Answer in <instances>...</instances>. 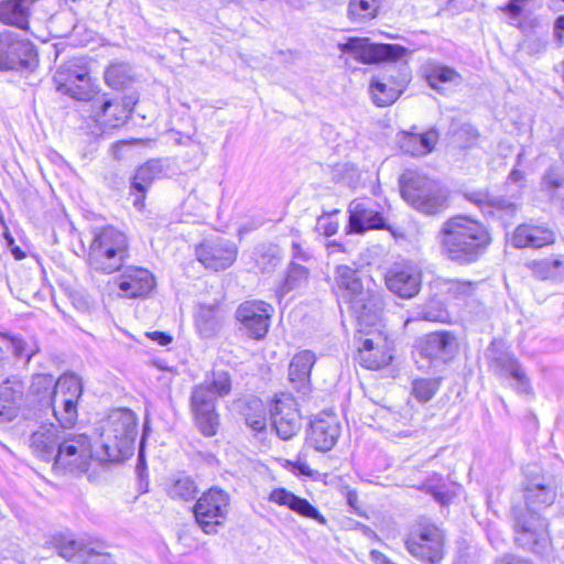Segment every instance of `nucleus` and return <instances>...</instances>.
Masks as SVG:
<instances>
[{
	"instance_id": "1",
	"label": "nucleus",
	"mask_w": 564,
	"mask_h": 564,
	"mask_svg": "<svg viewBox=\"0 0 564 564\" xmlns=\"http://www.w3.org/2000/svg\"><path fill=\"white\" fill-rule=\"evenodd\" d=\"M335 290L360 326H372L380 321L382 294L370 279L364 281L358 270L346 264L338 265L335 271Z\"/></svg>"
},
{
	"instance_id": "2",
	"label": "nucleus",
	"mask_w": 564,
	"mask_h": 564,
	"mask_svg": "<svg viewBox=\"0 0 564 564\" xmlns=\"http://www.w3.org/2000/svg\"><path fill=\"white\" fill-rule=\"evenodd\" d=\"M491 242L487 228L478 220L458 215L442 227V247L447 257L462 263L476 261Z\"/></svg>"
},
{
	"instance_id": "3",
	"label": "nucleus",
	"mask_w": 564,
	"mask_h": 564,
	"mask_svg": "<svg viewBox=\"0 0 564 564\" xmlns=\"http://www.w3.org/2000/svg\"><path fill=\"white\" fill-rule=\"evenodd\" d=\"M100 449L96 458L100 463L120 462L134 452L138 435V416L127 408H119L99 423Z\"/></svg>"
},
{
	"instance_id": "4",
	"label": "nucleus",
	"mask_w": 564,
	"mask_h": 564,
	"mask_svg": "<svg viewBox=\"0 0 564 564\" xmlns=\"http://www.w3.org/2000/svg\"><path fill=\"white\" fill-rule=\"evenodd\" d=\"M231 381L228 372L214 371L213 381H205L193 388L191 410L199 432L207 437L214 436L219 427V414L216 411L217 398L229 394Z\"/></svg>"
},
{
	"instance_id": "5",
	"label": "nucleus",
	"mask_w": 564,
	"mask_h": 564,
	"mask_svg": "<svg viewBox=\"0 0 564 564\" xmlns=\"http://www.w3.org/2000/svg\"><path fill=\"white\" fill-rule=\"evenodd\" d=\"M37 387L51 390L48 395L55 419L62 427H72L77 420V403L83 394L80 378L75 373H66L53 384L52 376H37L32 388L39 392Z\"/></svg>"
},
{
	"instance_id": "6",
	"label": "nucleus",
	"mask_w": 564,
	"mask_h": 564,
	"mask_svg": "<svg viewBox=\"0 0 564 564\" xmlns=\"http://www.w3.org/2000/svg\"><path fill=\"white\" fill-rule=\"evenodd\" d=\"M128 239L123 232L112 226L96 228L88 249L89 267L101 273L110 274L120 270L128 258Z\"/></svg>"
},
{
	"instance_id": "7",
	"label": "nucleus",
	"mask_w": 564,
	"mask_h": 564,
	"mask_svg": "<svg viewBox=\"0 0 564 564\" xmlns=\"http://www.w3.org/2000/svg\"><path fill=\"white\" fill-rule=\"evenodd\" d=\"M400 191L402 198L420 213L435 215L447 208L446 191L417 172L406 171L401 175Z\"/></svg>"
},
{
	"instance_id": "8",
	"label": "nucleus",
	"mask_w": 564,
	"mask_h": 564,
	"mask_svg": "<svg viewBox=\"0 0 564 564\" xmlns=\"http://www.w3.org/2000/svg\"><path fill=\"white\" fill-rule=\"evenodd\" d=\"M511 512L516 544L533 553L543 554L550 546L546 519L540 513L525 511L520 505H514Z\"/></svg>"
},
{
	"instance_id": "9",
	"label": "nucleus",
	"mask_w": 564,
	"mask_h": 564,
	"mask_svg": "<svg viewBox=\"0 0 564 564\" xmlns=\"http://www.w3.org/2000/svg\"><path fill=\"white\" fill-rule=\"evenodd\" d=\"M93 457L90 443L85 434L65 431L64 437L54 455L53 468L61 471L83 474L88 469Z\"/></svg>"
},
{
	"instance_id": "10",
	"label": "nucleus",
	"mask_w": 564,
	"mask_h": 564,
	"mask_svg": "<svg viewBox=\"0 0 564 564\" xmlns=\"http://www.w3.org/2000/svg\"><path fill=\"white\" fill-rule=\"evenodd\" d=\"M524 506L528 512L540 513L553 505L556 498V487L553 477L545 475L538 466L524 469L522 484Z\"/></svg>"
},
{
	"instance_id": "11",
	"label": "nucleus",
	"mask_w": 564,
	"mask_h": 564,
	"mask_svg": "<svg viewBox=\"0 0 564 564\" xmlns=\"http://www.w3.org/2000/svg\"><path fill=\"white\" fill-rule=\"evenodd\" d=\"M230 506V496L219 487H212L196 501L193 511L196 522L206 534L217 533L224 523Z\"/></svg>"
},
{
	"instance_id": "12",
	"label": "nucleus",
	"mask_w": 564,
	"mask_h": 564,
	"mask_svg": "<svg viewBox=\"0 0 564 564\" xmlns=\"http://www.w3.org/2000/svg\"><path fill=\"white\" fill-rule=\"evenodd\" d=\"M54 82L59 93L77 100L89 101L95 93L88 68L80 58L61 65L54 74Z\"/></svg>"
},
{
	"instance_id": "13",
	"label": "nucleus",
	"mask_w": 564,
	"mask_h": 564,
	"mask_svg": "<svg viewBox=\"0 0 564 564\" xmlns=\"http://www.w3.org/2000/svg\"><path fill=\"white\" fill-rule=\"evenodd\" d=\"M408 552L415 558L440 564L444 558V534L436 525H424L413 531L405 540Z\"/></svg>"
},
{
	"instance_id": "14",
	"label": "nucleus",
	"mask_w": 564,
	"mask_h": 564,
	"mask_svg": "<svg viewBox=\"0 0 564 564\" xmlns=\"http://www.w3.org/2000/svg\"><path fill=\"white\" fill-rule=\"evenodd\" d=\"M338 47L364 64L397 61L406 53V48L399 44H375L368 37H349Z\"/></svg>"
},
{
	"instance_id": "15",
	"label": "nucleus",
	"mask_w": 564,
	"mask_h": 564,
	"mask_svg": "<svg viewBox=\"0 0 564 564\" xmlns=\"http://www.w3.org/2000/svg\"><path fill=\"white\" fill-rule=\"evenodd\" d=\"M273 313L274 308L271 304L250 300L238 306L236 317L249 337L262 339L268 334Z\"/></svg>"
},
{
	"instance_id": "16",
	"label": "nucleus",
	"mask_w": 564,
	"mask_h": 564,
	"mask_svg": "<svg viewBox=\"0 0 564 564\" xmlns=\"http://www.w3.org/2000/svg\"><path fill=\"white\" fill-rule=\"evenodd\" d=\"M386 285L395 295L402 299L415 296L422 283V271L413 262L395 263L386 274Z\"/></svg>"
},
{
	"instance_id": "17",
	"label": "nucleus",
	"mask_w": 564,
	"mask_h": 564,
	"mask_svg": "<svg viewBox=\"0 0 564 564\" xmlns=\"http://www.w3.org/2000/svg\"><path fill=\"white\" fill-rule=\"evenodd\" d=\"M35 51L32 43L20 40L12 33L0 34V69L11 70L32 65Z\"/></svg>"
},
{
	"instance_id": "18",
	"label": "nucleus",
	"mask_w": 564,
	"mask_h": 564,
	"mask_svg": "<svg viewBox=\"0 0 564 564\" xmlns=\"http://www.w3.org/2000/svg\"><path fill=\"white\" fill-rule=\"evenodd\" d=\"M272 426L278 436L291 440L301 430L302 422L294 399L284 397L276 399L270 409Z\"/></svg>"
},
{
	"instance_id": "19",
	"label": "nucleus",
	"mask_w": 564,
	"mask_h": 564,
	"mask_svg": "<svg viewBox=\"0 0 564 564\" xmlns=\"http://www.w3.org/2000/svg\"><path fill=\"white\" fill-rule=\"evenodd\" d=\"M490 366L497 376L511 378L513 380L511 387L517 394L525 398L527 400L533 399L534 390L531 381L523 367L517 359L512 358L511 355L495 356Z\"/></svg>"
},
{
	"instance_id": "20",
	"label": "nucleus",
	"mask_w": 564,
	"mask_h": 564,
	"mask_svg": "<svg viewBox=\"0 0 564 564\" xmlns=\"http://www.w3.org/2000/svg\"><path fill=\"white\" fill-rule=\"evenodd\" d=\"M340 435V423L335 414L322 413L311 422L307 443L319 452L330 451Z\"/></svg>"
},
{
	"instance_id": "21",
	"label": "nucleus",
	"mask_w": 564,
	"mask_h": 564,
	"mask_svg": "<svg viewBox=\"0 0 564 564\" xmlns=\"http://www.w3.org/2000/svg\"><path fill=\"white\" fill-rule=\"evenodd\" d=\"M237 256L236 247L228 240L205 241L196 249V257L207 269L220 271L229 268Z\"/></svg>"
},
{
	"instance_id": "22",
	"label": "nucleus",
	"mask_w": 564,
	"mask_h": 564,
	"mask_svg": "<svg viewBox=\"0 0 564 564\" xmlns=\"http://www.w3.org/2000/svg\"><path fill=\"white\" fill-rule=\"evenodd\" d=\"M89 101L91 102L94 120L105 128L121 126L132 111L128 104L108 99L105 94L93 96Z\"/></svg>"
},
{
	"instance_id": "23",
	"label": "nucleus",
	"mask_w": 564,
	"mask_h": 564,
	"mask_svg": "<svg viewBox=\"0 0 564 564\" xmlns=\"http://www.w3.org/2000/svg\"><path fill=\"white\" fill-rule=\"evenodd\" d=\"M349 232H364L386 228L382 213L373 207L369 199L354 200L349 204Z\"/></svg>"
},
{
	"instance_id": "24",
	"label": "nucleus",
	"mask_w": 564,
	"mask_h": 564,
	"mask_svg": "<svg viewBox=\"0 0 564 564\" xmlns=\"http://www.w3.org/2000/svg\"><path fill=\"white\" fill-rule=\"evenodd\" d=\"M167 167L166 159H152L138 167L131 184V188L140 194L133 202L135 207H143L145 192L154 181L167 176Z\"/></svg>"
},
{
	"instance_id": "25",
	"label": "nucleus",
	"mask_w": 564,
	"mask_h": 564,
	"mask_svg": "<svg viewBox=\"0 0 564 564\" xmlns=\"http://www.w3.org/2000/svg\"><path fill=\"white\" fill-rule=\"evenodd\" d=\"M66 429L53 423L41 425L30 437L33 453L42 460L52 462Z\"/></svg>"
},
{
	"instance_id": "26",
	"label": "nucleus",
	"mask_w": 564,
	"mask_h": 564,
	"mask_svg": "<svg viewBox=\"0 0 564 564\" xmlns=\"http://www.w3.org/2000/svg\"><path fill=\"white\" fill-rule=\"evenodd\" d=\"M408 83L405 75L402 76H377L372 77L369 84L371 100L378 107L392 105L403 93Z\"/></svg>"
},
{
	"instance_id": "27",
	"label": "nucleus",
	"mask_w": 564,
	"mask_h": 564,
	"mask_svg": "<svg viewBox=\"0 0 564 564\" xmlns=\"http://www.w3.org/2000/svg\"><path fill=\"white\" fill-rule=\"evenodd\" d=\"M55 549L59 556L66 560L78 557L82 564H115L109 554L95 552L94 549H86L82 542L73 538H57Z\"/></svg>"
},
{
	"instance_id": "28",
	"label": "nucleus",
	"mask_w": 564,
	"mask_h": 564,
	"mask_svg": "<svg viewBox=\"0 0 564 564\" xmlns=\"http://www.w3.org/2000/svg\"><path fill=\"white\" fill-rule=\"evenodd\" d=\"M153 274L143 268H129L119 281L120 295L124 297H139L149 294L154 288Z\"/></svg>"
},
{
	"instance_id": "29",
	"label": "nucleus",
	"mask_w": 564,
	"mask_h": 564,
	"mask_svg": "<svg viewBox=\"0 0 564 564\" xmlns=\"http://www.w3.org/2000/svg\"><path fill=\"white\" fill-rule=\"evenodd\" d=\"M555 234L552 229L534 224L519 225L512 236L516 248H542L554 243Z\"/></svg>"
},
{
	"instance_id": "30",
	"label": "nucleus",
	"mask_w": 564,
	"mask_h": 564,
	"mask_svg": "<svg viewBox=\"0 0 564 564\" xmlns=\"http://www.w3.org/2000/svg\"><path fill=\"white\" fill-rule=\"evenodd\" d=\"M269 500L280 506H286L289 509L302 517L314 519L322 524L326 523V519L313 505H311L306 499L301 498L284 488L274 489L270 494Z\"/></svg>"
},
{
	"instance_id": "31",
	"label": "nucleus",
	"mask_w": 564,
	"mask_h": 564,
	"mask_svg": "<svg viewBox=\"0 0 564 564\" xmlns=\"http://www.w3.org/2000/svg\"><path fill=\"white\" fill-rule=\"evenodd\" d=\"M470 200L478 205L482 213L501 219L512 217L518 210L517 204L505 196L475 193Z\"/></svg>"
},
{
	"instance_id": "32",
	"label": "nucleus",
	"mask_w": 564,
	"mask_h": 564,
	"mask_svg": "<svg viewBox=\"0 0 564 564\" xmlns=\"http://www.w3.org/2000/svg\"><path fill=\"white\" fill-rule=\"evenodd\" d=\"M33 0H6L0 2V20L3 23L26 29Z\"/></svg>"
},
{
	"instance_id": "33",
	"label": "nucleus",
	"mask_w": 564,
	"mask_h": 564,
	"mask_svg": "<svg viewBox=\"0 0 564 564\" xmlns=\"http://www.w3.org/2000/svg\"><path fill=\"white\" fill-rule=\"evenodd\" d=\"M438 140L436 130L431 129L424 133H406L401 140V149L414 156L431 153Z\"/></svg>"
},
{
	"instance_id": "34",
	"label": "nucleus",
	"mask_w": 564,
	"mask_h": 564,
	"mask_svg": "<svg viewBox=\"0 0 564 564\" xmlns=\"http://www.w3.org/2000/svg\"><path fill=\"white\" fill-rule=\"evenodd\" d=\"M531 273L540 280H555L564 276V256L531 260L525 263Z\"/></svg>"
},
{
	"instance_id": "35",
	"label": "nucleus",
	"mask_w": 564,
	"mask_h": 564,
	"mask_svg": "<svg viewBox=\"0 0 564 564\" xmlns=\"http://www.w3.org/2000/svg\"><path fill=\"white\" fill-rule=\"evenodd\" d=\"M422 70L430 86L436 90H441V84L458 85L462 82L460 75L454 68L437 62H426Z\"/></svg>"
},
{
	"instance_id": "36",
	"label": "nucleus",
	"mask_w": 564,
	"mask_h": 564,
	"mask_svg": "<svg viewBox=\"0 0 564 564\" xmlns=\"http://www.w3.org/2000/svg\"><path fill=\"white\" fill-rule=\"evenodd\" d=\"M421 343L425 352H452L462 349L459 339L448 330L430 333Z\"/></svg>"
},
{
	"instance_id": "37",
	"label": "nucleus",
	"mask_w": 564,
	"mask_h": 564,
	"mask_svg": "<svg viewBox=\"0 0 564 564\" xmlns=\"http://www.w3.org/2000/svg\"><path fill=\"white\" fill-rule=\"evenodd\" d=\"M356 344L358 345V352L378 350L386 352L393 349V341L379 330H359L355 336Z\"/></svg>"
},
{
	"instance_id": "38",
	"label": "nucleus",
	"mask_w": 564,
	"mask_h": 564,
	"mask_svg": "<svg viewBox=\"0 0 564 564\" xmlns=\"http://www.w3.org/2000/svg\"><path fill=\"white\" fill-rule=\"evenodd\" d=\"M382 0H349L347 15L351 21L365 22L375 19Z\"/></svg>"
},
{
	"instance_id": "39",
	"label": "nucleus",
	"mask_w": 564,
	"mask_h": 564,
	"mask_svg": "<svg viewBox=\"0 0 564 564\" xmlns=\"http://www.w3.org/2000/svg\"><path fill=\"white\" fill-rule=\"evenodd\" d=\"M308 279V271L305 267L291 263L283 282L276 291L278 296L281 299L289 292L303 286Z\"/></svg>"
},
{
	"instance_id": "40",
	"label": "nucleus",
	"mask_w": 564,
	"mask_h": 564,
	"mask_svg": "<svg viewBox=\"0 0 564 564\" xmlns=\"http://www.w3.org/2000/svg\"><path fill=\"white\" fill-rule=\"evenodd\" d=\"M442 292L453 301L465 302L474 295L475 284L462 280H444L441 282Z\"/></svg>"
},
{
	"instance_id": "41",
	"label": "nucleus",
	"mask_w": 564,
	"mask_h": 564,
	"mask_svg": "<svg viewBox=\"0 0 564 564\" xmlns=\"http://www.w3.org/2000/svg\"><path fill=\"white\" fill-rule=\"evenodd\" d=\"M314 361V355H294L289 367L290 380L304 384L310 377Z\"/></svg>"
},
{
	"instance_id": "42",
	"label": "nucleus",
	"mask_w": 564,
	"mask_h": 564,
	"mask_svg": "<svg viewBox=\"0 0 564 564\" xmlns=\"http://www.w3.org/2000/svg\"><path fill=\"white\" fill-rule=\"evenodd\" d=\"M133 79L131 68L126 63H112L105 73L107 85L115 89H122Z\"/></svg>"
},
{
	"instance_id": "43",
	"label": "nucleus",
	"mask_w": 564,
	"mask_h": 564,
	"mask_svg": "<svg viewBox=\"0 0 564 564\" xmlns=\"http://www.w3.org/2000/svg\"><path fill=\"white\" fill-rule=\"evenodd\" d=\"M282 251L275 245L263 246L258 252L256 262L262 272L274 270L281 262Z\"/></svg>"
},
{
	"instance_id": "44",
	"label": "nucleus",
	"mask_w": 564,
	"mask_h": 564,
	"mask_svg": "<svg viewBox=\"0 0 564 564\" xmlns=\"http://www.w3.org/2000/svg\"><path fill=\"white\" fill-rule=\"evenodd\" d=\"M167 492L172 499L191 500L196 497L197 486L194 479L183 476L173 481Z\"/></svg>"
},
{
	"instance_id": "45",
	"label": "nucleus",
	"mask_w": 564,
	"mask_h": 564,
	"mask_svg": "<svg viewBox=\"0 0 564 564\" xmlns=\"http://www.w3.org/2000/svg\"><path fill=\"white\" fill-rule=\"evenodd\" d=\"M248 409L253 410V413L245 410L243 416L246 424L256 432H261L267 426L264 408L262 402L259 399H251L248 401Z\"/></svg>"
},
{
	"instance_id": "46",
	"label": "nucleus",
	"mask_w": 564,
	"mask_h": 564,
	"mask_svg": "<svg viewBox=\"0 0 564 564\" xmlns=\"http://www.w3.org/2000/svg\"><path fill=\"white\" fill-rule=\"evenodd\" d=\"M441 379H416L412 382V393L420 402L430 401L438 391Z\"/></svg>"
},
{
	"instance_id": "47",
	"label": "nucleus",
	"mask_w": 564,
	"mask_h": 564,
	"mask_svg": "<svg viewBox=\"0 0 564 564\" xmlns=\"http://www.w3.org/2000/svg\"><path fill=\"white\" fill-rule=\"evenodd\" d=\"M196 326L203 337L214 336L220 328V319L212 310L202 311L196 317Z\"/></svg>"
},
{
	"instance_id": "48",
	"label": "nucleus",
	"mask_w": 564,
	"mask_h": 564,
	"mask_svg": "<svg viewBox=\"0 0 564 564\" xmlns=\"http://www.w3.org/2000/svg\"><path fill=\"white\" fill-rule=\"evenodd\" d=\"M354 361L365 369L381 370L390 366L392 355H354Z\"/></svg>"
},
{
	"instance_id": "49",
	"label": "nucleus",
	"mask_w": 564,
	"mask_h": 564,
	"mask_svg": "<svg viewBox=\"0 0 564 564\" xmlns=\"http://www.w3.org/2000/svg\"><path fill=\"white\" fill-rule=\"evenodd\" d=\"M425 487L430 494L433 495V497L441 502L442 505H445L451 499V492L448 491L445 482L441 477L437 478H431L426 481Z\"/></svg>"
},
{
	"instance_id": "50",
	"label": "nucleus",
	"mask_w": 564,
	"mask_h": 564,
	"mask_svg": "<svg viewBox=\"0 0 564 564\" xmlns=\"http://www.w3.org/2000/svg\"><path fill=\"white\" fill-rule=\"evenodd\" d=\"M286 464L289 469L296 475L314 477L317 474L307 465L306 453L304 452H300L294 460H288Z\"/></svg>"
},
{
	"instance_id": "51",
	"label": "nucleus",
	"mask_w": 564,
	"mask_h": 564,
	"mask_svg": "<svg viewBox=\"0 0 564 564\" xmlns=\"http://www.w3.org/2000/svg\"><path fill=\"white\" fill-rule=\"evenodd\" d=\"M318 228L325 236H333L337 232L339 225L337 221H333L328 216H322L318 218Z\"/></svg>"
},
{
	"instance_id": "52",
	"label": "nucleus",
	"mask_w": 564,
	"mask_h": 564,
	"mask_svg": "<svg viewBox=\"0 0 564 564\" xmlns=\"http://www.w3.org/2000/svg\"><path fill=\"white\" fill-rule=\"evenodd\" d=\"M152 364L161 370L169 371L172 375H176L180 371L177 362L169 361L166 358L158 357L153 359Z\"/></svg>"
},
{
	"instance_id": "53",
	"label": "nucleus",
	"mask_w": 564,
	"mask_h": 564,
	"mask_svg": "<svg viewBox=\"0 0 564 564\" xmlns=\"http://www.w3.org/2000/svg\"><path fill=\"white\" fill-rule=\"evenodd\" d=\"M531 0H510L507 10L512 17H518Z\"/></svg>"
},
{
	"instance_id": "54",
	"label": "nucleus",
	"mask_w": 564,
	"mask_h": 564,
	"mask_svg": "<svg viewBox=\"0 0 564 564\" xmlns=\"http://www.w3.org/2000/svg\"><path fill=\"white\" fill-rule=\"evenodd\" d=\"M145 337L156 341L161 346H166L172 341V336L163 332H148L145 333Z\"/></svg>"
},
{
	"instance_id": "55",
	"label": "nucleus",
	"mask_w": 564,
	"mask_h": 564,
	"mask_svg": "<svg viewBox=\"0 0 564 564\" xmlns=\"http://www.w3.org/2000/svg\"><path fill=\"white\" fill-rule=\"evenodd\" d=\"M495 564H534V563L532 561L521 557V556L506 554V555L501 556L500 558H498L495 562Z\"/></svg>"
},
{
	"instance_id": "56",
	"label": "nucleus",
	"mask_w": 564,
	"mask_h": 564,
	"mask_svg": "<svg viewBox=\"0 0 564 564\" xmlns=\"http://www.w3.org/2000/svg\"><path fill=\"white\" fill-rule=\"evenodd\" d=\"M555 33L560 41L564 37V15L558 17L555 21Z\"/></svg>"
},
{
	"instance_id": "57",
	"label": "nucleus",
	"mask_w": 564,
	"mask_h": 564,
	"mask_svg": "<svg viewBox=\"0 0 564 564\" xmlns=\"http://www.w3.org/2000/svg\"><path fill=\"white\" fill-rule=\"evenodd\" d=\"M445 316H446L445 312H440L437 314H434L430 311H426L424 313V319H426V321H434V322L444 321Z\"/></svg>"
},
{
	"instance_id": "58",
	"label": "nucleus",
	"mask_w": 564,
	"mask_h": 564,
	"mask_svg": "<svg viewBox=\"0 0 564 564\" xmlns=\"http://www.w3.org/2000/svg\"><path fill=\"white\" fill-rule=\"evenodd\" d=\"M9 340L12 344V348L15 350L14 352H22V350L24 349V347L22 345L23 344L22 339L17 338V337H10Z\"/></svg>"
},
{
	"instance_id": "59",
	"label": "nucleus",
	"mask_w": 564,
	"mask_h": 564,
	"mask_svg": "<svg viewBox=\"0 0 564 564\" xmlns=\"http://www.w3.org/2000/svg\"><path fill=\"white\" fill-rule=\"evenodd\" d=\"M147 430H148V426H147V423L144 424V429H143V434H142V437H141V441H140V448H139V460L143 462V447H144V438H145V435H147Z\"/></svg>"
},
{
	"instance_id": "60",
	"label": "nucleus",
	"mask_w": 564,
	"mask_h": 564,
	"mask_svg": "<svg viewBox=\"0 0 564 564\" xmlns=\"http://www.w3.org/2000/svg\"><path fill=\"white\" fill-rule=\"evenodd\" d=\"M11 252L17 260H22L25 258V252L21 250V248L14 246L11 248Z\"/></svg>"
},
{
	"instance_id": "61",
	"label": "nucleus",
	"mask_w": 564,
	"mask_h": 564,
	"mask_svg": "<svg viewBox=\"0 0 564 564\" xmlns=\"http://www.w3.org/2000/svg\"><path fill=\"white\" fill-rule=\"evenodd\" d=\"M292 248H293V250H294V254H295L296 257H303V254H302V250H301V245H300L299 242L293 241V242H292Z\"/></svg>"
},
{
	"instance_id": "62",
	"label": "nucleus",
	"mask_w": 564,
	"mask_h": 564,
	"mask_svg": "<svg viewBox=\"0 0 564 564\" xmlns=\"http://www.w3.org/2000/svg\"><path fill=\"white\" fill-rule=\"evenodd\" d=\"M4 238H6V240L8 242V246L10 248L14 247V239H13V237L8 231L4 232Z\"/></svg>"
},
{
	"instance_id": "63",
	"label": "nucleus",
	"mask_w": 564,
	"mask_h": 564,
	"mask_svg": "<svg viewBox=\"0 0 564 564\" xmlns=\"http://www.w3.org/2000/svg\"><path fill=\"white\" fill-rule=\"evenodd\" d=\"M544 181L547 184H550L551 186H554V187L558 186V183L556 181L551 180V176L549 174L545 175Z\"/></svg>"
},
{
	"instance_id": "64",
	"label": "nucleus",
	"mask_w": 564,
	"mask_h": 564,
	"mask_svg": "<svg viewBox=\"0 0 564 564\" xmlns=\"http://www.w3.org/2000/svg\"><path fill=\"white\" fill-rule=\"evenodd\" d=\"M357 500V495L355 492H349L348 494V502L349 505H354V502Z\"/></svg>"
}]
</instances>
